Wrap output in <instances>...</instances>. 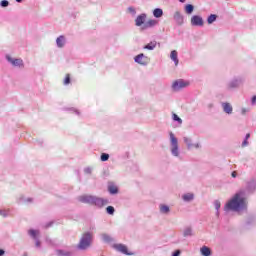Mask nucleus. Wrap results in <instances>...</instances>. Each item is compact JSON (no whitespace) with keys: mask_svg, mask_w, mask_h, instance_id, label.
Returning <instances> with one entry per match:
<instances>
[{"mask_svg":"<svg viewBox=\"0 0 256 256\" xmlns=\"http://www.w3.org/2000/svg\"><path fill=\"white\" fill-rule=\"evenodd\" d=\"M256 190V179L250 178L245 181V187L240 188L233 197L226 203L224 211H235L236 213H243L247 211L249 202L247 197L253 195Z\"/></svg>","mask_w":256,"mask_h":256,"instance_id":"obj_1","label":"nucleus"},{"mask_svg":"<svg viewBox=\"0 0 256 256\" xmlns=\"http://www.w3.org/2000/svg\"><path fill=\"white\" fill-rule=\"evenodd\" d=\"M78 201L80 203H85L87 205H94L95 207H98V209H103L105 205H109V199L107 198H101L95 195H81L78 196Z\"/></svg>","mask_w":256,"mask_h":256,"instance_id":"obj_2","label":"nucleus"},{"mask_svg":"<svg viewBox=\"0 0 256 256\" xmlns=\"http://www.w3.org/2000/svg\"><path fill=\"white\" fill-rule=\"evenodd\" d=\"M170 137V151L171 155L173 157H179L180 151H179V140L177 137H175V134L173 132H169Z\"/></svg>","mask_w":256,"mask_h":256,"instance_id":"obj_3","label":"nucleus"},{"mask_svg":"<svg viewBox=\"0 0 256 256\" xmlns=\"http://www.w3.org/2000/svg\"><path fill=\"white\" fill-rule=\"evenodd\" d=\"M91 239V232L84 233L78 244V249H80V251H85V249L91 247Z\"/></svg>","mask_w":256,"mask_h":256,"instance_id":"obj_4","label":"nucleus"},{"mask_svg":"<svg viewBox=\"0 0 256 256\" xmlns=\"http://www.w3.org/2000/svg\"><path fill=\"white\" fill-rule=\"evenodd\" d=\"M245 83V77L244 76H235L227 83V89L230 91L233 89H239L241 85Z\"/></svg>","mask_w":256,"mask_h":256,"instance_id":"obj_5","label":"nucleus"},{"mask_svg":"<svg viewBox=\"0 0 256 256\" xmlns=\"http://www.w3.org/2000/svg\"><path fill=\"white\" fill-rule=\"evenodd\" d=\"M5 59L12 65V67H17L18 69H23L25 67V63L21 58H13L11 55L6 54Z\"/></svg>","mask_w":256,"mask_h":256,"instance_id":"obj_6","label":"nucleus"},{"mask_svg":"<svg viewBox=\"0 0 256 256\" xmlns=\"http://www.w3.org/2000/svg\"><path fill=\"white\" fill-rule=\"evenodd\" d=\"M190 83L184 79H178L172 83V91H181V89H185L189 87Z\"/></svg>","mask_w":256,"mask_h":256,"instance_id":"obj_7","label":"nucleus"},{"mask_svg":"<svg viewBox=\"0 0 256 256\" xmlns=\"http://www.w3.org/2000/svg\"><path fill=\"white\" fill-rule=\"evenodd\" d=\"M135 63L138 65H142L143 67H147L149 65V57L145 56V54L141 53L134 57Z\"/></svg>","mask_w":256,"mask_h":256,"instance_id":"obj_8","label":"nucleus"},{"mask_svg":"<svg viewBox=\"0 0 256 256\" xmlns=\"http://www.w3.org/2000/svg\"><path fill=\"white\" fill-rule=\"evenodd\" d=\"M190 23L192 27H203V25H205V21H203V17L199 15H193L191 17Z\"/></svg>","mask_w":256,"mask_h":256,"instance_id":"obj_9","label":"nucleus"},{"mask_svg":"<svg viewBox=\"0 0 256 256\" xmlns=\"http://www.w3.org/2000/svg\"><path fill=\"white\" fill-rule=\"evenodd\" d=\"M112 247L115 251H118V253H122V255H133L132 252H129L125 244H113Z\"/></svg>","mask_w":256,"mask_h":256,"instance_id":"obj_10","label":"nucleus"},{"mask_svg":"<svg viewBox=\"0 0 256 256\" xmlns=\"http://www.w3.org/2000/svg\"><path fill=\"white\" fill-rule=\"evenodd\" d=\"M147 23V15L145 13H142L138 15L135 19V26L136 27H143Z\"/></svg>","mask_w":256,"mask_h":256,"instance_id":"obj_11","label":"nucleus"},{"mask_svg":"<svg viewBox=\"0 0 256 256\" xmlns=\"http://www.w3.org/2000/svg\"><path fill=\"white\" fill-rule=\"evenodd\" d=\"M183 141L185 143V145H187V149H199V147H201V144L199 143H193V140L189 137H184Z\"/></svg>","mask_w":256,"mask_h":256,"instance_id":"obj_12","label":"nucleus"},{"mask_svg":"<svg viewBox=\"0 0 256 256\" xmlns=\"http://www.w3.org/2000/svg\"><path fill=\"white\" fill-rule=\"evenodd\" d=\"M159 22L155 19H150L141 27V31H147V29H153Z\"/></svg>","mask_w":256,"mask_h":256,"instance_id":"obj_13","label":"nucleus"},{"mask_svg":"<svg viewBox=\"0 0 256 256\" xmlns=\"http://www.w3.org/2000/svg\"><path fill=\"white\" fill-rule=\"evenodd\" d=\"M222 110L226 115H233V105L229 102H222L221 103Z\"/></svg>","mask_w":256,"mask_h":256,"instance_id":"obj_14","label":"nucleus"},{"mask_svg":"<svg viewBox=\"0 0 256 256\" xmlns=\"http://www.w3.org/2000/svg\"><path fill=\"white\" fill-rule=\"evenodd\" d=\"M173 18L178 25H183V23H185V18L183 17V14H181V12L179 11H176L174 13Z\"/></svg>","mask_w":256,"mask_h":256,"instance_id":"obj_15","label":"nucleus"},{"mask_svg":"<svg viewBox=\"0 0 256 256\" xmlns=\"http://www.w3.org/2000/svg\"><path fill=\"white\" fill-rule=\"evenodd\" d=\"M65 43H67V39L65 38V36L60 35L57 39H56V45L59 49H63V47H65Z\"/></svg>","mask_w":256,"mask_h":256,"instance_id":"obj_16","label":"nucleus"},{"mask_svg":"<svg viewBox=\"0 0 256 256\" xmlns=\"http://www.w3.org/2000/svg\"><path fill=\"white\" fill-rule=\"evenodd\" d=\"M108 193H110V195H117V193H119V188L113 184V182H110L108 184Z\"/></svg>","mask_w":256,"mask_h":256,"instance_id":"obj_17","label":"nucleus"},{"mask_svg":"<svg viewBox=\"0 0 256 256\" xmlns=\"http://www.w3.org/2000/svg\"><path fill=\"white\" fill-rule=\"evenodd\" d=\"M101 240L103 241V243H108V244L115 243V238L111 237V235L106 233L101 234Z\"/></svg>","mask_w":256,"mask_h":256,"instance_id":"obj_18","label":"nucleus"},{"mask_svg":"<svg viewBox=\"0 0 256 256\" xmlns=\"http://www.w3.org/2000/svg\"><path fill=\"white\" fill-rule=\"evenodd\" d=\"M182 199L185 203H191L195 199V195L193 193H186L182 195Z\"/></svg>","mask_w":256,"mask_h":256,"instance_id":"obj_19","label":"nucleus"},{"mask_svg":"<svg viewBox=\"0 0 256 256\" xmlns=\"http://www.w3.org/2000/svg\"><path fill=\"white\" fill-rule=\"evenodd\" d=\"M159 209H160V213H162V215H167L171 211L169 206L165 205V204H160L159 205Z\"/></svg>","mask_w":256,"mask_h":256,"instance_id":"obj_20","label":"nucleus"},{"mask_svg":"<svg viewBox=\"0 0 256 256\" xmlns=\"http://www.w3.org/2000/svg\"><path fill=\"white\" fill-rule=\"evenodd\" d=\"M200 253L202 256H211V248L207 246H202L200 248Z\"/></svg>","mask_w":256,"mask_h":256,"instance_id":"obj_21","label":"nucleus"},{"mask_svg":"<svg viewBox=\"0 0 256 256\" xmlns=\"http://www.w3.org/2000/svg\"><path fill=\"white\" fill-rule=\"evenodd\" d=\"M170 59L174 62V64L177 66L179 65V58L177 55V50H173L170 54Z\"/></svg>","mask_w":256,"mask_h":256,"instance_id":"obj_22","label":"nucleus"},{"mask_svg":"<svg viewBox=\"0 0 256 256\" xmlns=\"http://www.w3.org/2000/svg\"><path fill=\"white\" fill-rule=\"evenodd\" d=\"M157 47V41H151L150 43L146 44L143 49H146L148 51H153Z\"/></svg>","mask_w":256,"mask_h":256,"instance_id":"obj_23","label":"nucleus"},{"mask_svg":"<svg viewBox=\"0 0 256 256\" xmlns=\"http://www.w3.org/2000/svg\"><path fill=\"white\" fill-rule=\"evenodd\" d=\"M153 16L156 18V19H161V17H163V9L161 8H156L153 10Z\"/></svg>","mask_w":256,"mask_h":256,"instance_id":"obj_24","label":"nucleus"},{"mask_svg":"<svg viewBox=\"0 0 256 256\" xmlns=\"http://www.w3.org/2000/svg\"><path fill=\"white\" fill-rule=\"evenodd\" d=\"M56 255L57 256H72L73 254L71 253V251L58 249V250H56Z\"/></svg>","mask_w":256,"mask_h":256,"instance_id":"obj_25","label":"nucleus"},{"mask_svg":"<svg viewBox=\"0 0 256 256\" xmlns=\"http://www.w3.org/2000/svg\"><path fill=\"white\" fill-rule=\"evenodd\" d=\"M183 237H193V228L191 227H186L183 230Z\"/></svg>","mask_w":256,"mask_h":256,"instance_id":"obj_26","label":"nucleus"},{"mask_svg":"<svg viewBox=\"0 0 256 256\" xmlns=\"http://www.w3.org/2000/svg\"><path fill=\"white\" fill-rule=\"evenodd\" d=\"M184 10H185V13H187V15H191L193 11H195V6H193V4H187Z\"/></svg>","mask_w":256,"mask_h":256,"instance_id":"obj_27","label":"nucleus"},{"mask_svg":"<svg viewBox=\"0 0 256 256\" xmlns=\"http://www.w3.org/2000/svg\"><path fill=\"white\" fill-rule=\"evenodd\" d=\"M215 21H217V14H211L210 16H208L207 18L208 25H213Z\"/></svg>","mask_w":256,"mask_h":256,"instance_id":"obj_28","label":"nucleus"},{"mask_svg":"<svg viewBox=\"0 0 256 256\" xmlns=\"http://www.w3.org/2000/svg\"><path fill=\"white\" fill-rule=\"evenodd\" d=\"M213 205H214V208L216 209V217H219V209H221V201L214 200Z\"/></svg>","mask_w":256,"mask_h":256,"instance_id":"obj_29","label":"nucleus"},{"mask_svg":"<svg viewBox=\"0 0 256 256\" xmlns=\"http://www.w3.org/2000/svg\"><path fill=\"white\" fill-rule=\"evenodd\" d=\"M172 119H173V121H176V123H178L179 125H183V119H181V117H179V115L173 113Z\"/></svg>","mask_w":256,"mask_h":256,"instance_id":"obj_30","label":"nucleus"},{"mask_svg":"<svg viewBox=\"0 0 256 256\" xmlns=\"http://www.w3.org/2000/svg\"><path fill=\"white\" fill-rule=\"evenodd\" d=\"M28 235H30V237H32V239H37V235H39V231L30 229L28 231Z\"/></svg>","mask_w":256,"mask_h":256,"instance_id":"obj_31","label":"nucleus"},{"mask_svg":"<svg viewBox=\"0 0 256 256\" xmlns=\"http://www.w3.org/2000/svg\"><path fill=\"white\" fill-rule=\"evenodd\" d=\"M106 213L108 215H115V207H113V206L106 207Z\"/></svg>","mask_w":256,"mask_h":256,"instance_id":"obj_32","label":"nucleus"},{"mask_svg":"<svg viewBox=\"0 0 256 256\" xmlns=\"http://www.w3.org/2000/svg\"><path fill=\"white\" fill-rule=\"evenodd\" d=\"M70 83H71V76L68 74V75H66V77L64 79L63 85L67 86Z\"/></svg>","mask_w":256,"mask_h":256,"instance_id":"obj_33","label":"nucleus"},{"mask_svg":"<svg viewBox=\"0 0 256 256\" xmlns=\"http://www.w3.org/2000/svg\"><path fill=\"white\" fill-rule=\"evenodd\" d=\"M250 111H251V108L242 107L240 110V113L241 115H247V113H250Z\"/></svg>","mask_w":256,"mask_h":256,"instance_id":"obj_34","label":"nucleus"},{"mask_svg":"<svg viewBox=\"0 0 256 256\" xmlns=\"http://www.w3.org/2000/svg\"><path fill=\"white\" fill-rule=\"evenodd\" d=\"M101 161L105 162V161H109V154L107 153H102L100 156Z\"/></svg>","mask_w":256,"mask_h":256,"instance_id":"obj_35","label":"nucleus"},{"mask_svg":"<svg viewBox=\"0 0 256 256\" xmlns=\"http://www.w3.org/2000/svg\"><path fill=\"white\" fill-rule=\"evenodd\" d=\"M20 203H33V198H21Z\"/></svg>","mask_w":256,"mask_h":256,"instance_id":"obj_36","label":"nucleus"},{"mask_svg":"<svg viewBox=\"0 0 256 256\" xmlns=\"http://www.w3.org/2000/svg\"><path fill=\"white\" fill-rule=\"evenodd\" d=\"M84 173L86 175H91V173H93V168H91V167L84 168Z\"/></svg>","mask_w":256,"mask_h":256,"instance_id":"obj_37","label":"nucleus"},{"mask_svg":"<svg viewBox=\"0 0 256 256\" xmlns=\"http://www.w3.org/2000/svg\"><path fill=\"white\" fill-rule=\"evenodd\" d=\"M128 11L131 13V15H137V10H135V7L133 6L128 7Z\"/></svg>","mask_w":256,"mask_h":256,"instance_id":"obj_38","label":"nucleus"},{"mask_svg":"<svg viewBox=\"0 0 256 256\" xmlns=\"http://www.w3.org/2000/svg\"><path fill=\"white\" fill-rule=\"evenodd\" d=\"M0 215L2 217H9V210H0Z\"/></svg>","mask_w":256,"mask_h":256,"instance_id":"obj_39","label":"nucleus"},{"mask_svg":"<svg viewBox=\"0 0 256 256\" xmlns=\"http://www.w3.org/2000/svg\"><path fill=\"white\" fill-rule=\"evenodd\" d=\"M0 6H2V7H9V1H7V0H2V1L0 2Z\"/></svg>","mask_w":256,"mask_h":256,"instance_id":"obj_40","label":"nucleus"},{"mask_svg":"<svg viewBox=\"0 0 256 256\" xmlns=\"http://www.w3.org/2000/svg\"><path fill=\"white\" fill-rule=\"evenodd\" d=\"M69 111H71L72 113H74L75 115H81V112H79V110L75 109V108H70Z\"/></svg>","mask_w":256,"mask_h":256,"instance_id":"obj_41","label":"nucleus"},{"mask_svg":"<svg viewBox=\"0 0 256 256\" xmlns=\"http://www.w3.org/2000/svg\"><path fill=\"white\" fill-rule=\"evenodd\" d=\"M36 242H35V245L36 247L40 248L41 247V241L38 240V238L34 239Z\"/></svg>","mask_w":256,"mask_h":256,"instance_id":"obj_42","label":"nucleus"},{"mask_svg":"<svg viewBox=\"0 0 256 256\" xmlns=\"http://www.w3.org/2000/svg\"><path fill=\"white\" fill-rule=\"evenodd\" d=\"M181 255V250H176L172 253V256H179Z\"/></svg>","mask_w":256,"mask_h":256,"instance_id":"obj_43","label":"nucleus"},{"mask_svg":"<svg viewBox=\"0 0 256 256\" xmlns=\"http://www.w3.org/2000/svg\"><path fill=\"white\" fill-rule=\"evenodd\" d=\"M251 105H256V95L251 98Z\"/></svg>","mask_w":256,"mask_h":256,"instance_id":"obj_44","label":"nucleus"},{"mask_svg":"<svg viewBox=\"0 0 256 256\" xmlns=\"http://www.w3.org/2000/svg\"><path fill=\"white\" fill-rule=\"evenodd\" d=\"M247 145H249V141L247 139H244V141L242 142V147H247Z\"/></svg>","mask_w":256,"mask_h":256,"instance_id":"obj_45","label":"nucleus"},{"mask_svg":"<svg viewBox=\"0 0 256 256\" xmlns=\"http://www.w3.org/2000/svg\"><path fill=\"white\" fill-rule=\"evenodd\" d=\"M231 177H233V179H235V177H237V172L233 171V172L231 173Z\"/></svg>","mask_w":256,"mask_h":256,"instance_id":"obj_46","label":"nucleus"},{"mask_svg":"<svg viewBox=\"0 0 256 256\" xmlns=\"http://www.w3.org/2000/svg\"><path fill=\"white\" fill-rule=\"evenodd\" d=\"M36 143L37 145H43V140H37Z\"/></svg>","mask_w":256,"mask_h":256,"instance_id":"obj_47","label":"nucleus"},{"mask_svg":"<svg viewBox=\"0 0 256 256\" xmlns=\"http://www.w3.org/2000/svg\"><path fill=\"white\" fill-rule=\"evenodd\" d=\"M3 255H5V250L0 249V256H3Z\"/></svg>","mask_w":256,"mask_h":256,"instance_id":"obj_48","label":"nucleus"},{"mask_svg":"<svg viewBox=\"0 0 256 256\" xmlns=\"http://www.w3.org/2000/svg\"><path fill=\"white\" fill-rule=\"evenodd\" d=\"M251 137V134H246L245 139L248 140Z\"/></svg>","mask_w":256,"mask_h":256,"instance_id":"obj_49","label":"nucleus"},{"mask_svg":"<svg viewBox=\"0 0 256 256\" xmlns=\"http://www.w3.org/2000/svg\"><path fill=\"white\" fill-rule=\"evenodd\" d=\"M51 225H53V223H52V222H50L49 224H47V226H46V227H51Z\"/></svg>","mask_w":256,"mask_h":256,"instance_id":"obj_50","label":"nucleus"},{"mask_svg":"<svg viewBox=\"0 0 256 256\" xmlns=\"http://www.w3.org/2000/svg\"><path fill=\"white\" fill-rule=\"evenodd\" d=\"M23 0H16V3H22Z\"/></svg>","mask_w":256,"mask_h":256,"instance_id":"obj_51","label":"nucleus"},{"mask_svg":"<svg viewBox=\"0 0 256 256\" xmlns=\"http://www.w3.org/2000/svg\"><path fill=\"white\" fill-rule=\"evenodd\" d=\"M22 256H29V254H27V252H24Z\"/></svg>","mask_w":256,"mask_h":256,"instance_id":"obj_52","label":"nucleus"},{"mask_svg":"<svg viewBox=\"0 0 256 256\" xmlns=\"http://www.w3.org/2000/svg\"><path fill=\"white\" fill-rule=\"evenodd\" d=\"M180 3H185V0H179Z\"/></svg>","mask_w":256,"mask_h":256,"instance_id":"obj_53","label":"nucleus"}]
</instances>
